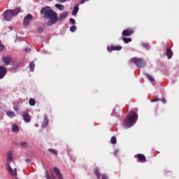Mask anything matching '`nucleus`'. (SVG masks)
<instances>
[{
    "label": "nucleus",
    "mask_w": 179,
    "mask_h": 179,
    "mask_svg": "<svg viewBox=\"0 0 179 179\" xmlns=\"http://www.w3.org/2000/svg\"><path fill=\"white\" fill-rule=\"evenodd\" d=\"M70 22L71 24H76V21H75V19L73 18H70Z\"/></svg>",
    "instance_id": "nucleus-30"
},
{
    "label": "nucleus",
    "mask_w": 179,
    "mask_h": 179,
    "mask_svg": "<svg viewBox=\"0 0 179 179\" xmlns=\"http://www.w3.org/2000/svg\"><path fill=\"white\" fill-rule=\"evenodd\" d=\"M138 121V115L134 110H131L127 115V118L123 121L122 125L124 128H131Z\"/></svg>",
    "instance_id": "nucleus-2"
},
{
    "label": "nucleus",
    "mask_w": 179,
    "mask_h": 179,
    "mask_svg": "<svg viewBox=\"0 0 179 179\" xmlns=\"http://www.w3.org/2000/svg\"><path fill=\"white\" fill-rule=\"evenodd\" d=\"M6 115H8V117H10V118H12L13 117H15V112L8 111V112H6Z\"/></svg>",
    "instance_id": "nucleus-25"
},
{
    "label": "nucleus",
    "mask_w": 179,
    "mask_h": 179,
    "mask_svg": "<svg viewBox=\"0 0 179 179\" xmlns=\"http://www.w3.org/2000/svg\"><path fill=\"white\" fill-rule=\"evenodd\" d=\"M146 77L150 80V82H155V78L149 74H146Z\"/></svg>",
    "instance_id": "nucleus-28"
},
{
    "label": "nucleus",
    "mask_w": 179,
    "mask_h": 179,
    "mask_svg": "<svg viewBox=\"0 0 179 179\" xmlns=\"http://www.w3.org/2000/svg\"><path fill=\"white\" fill-rule=\"evenodd\" d=\"M49 1H52V0H49Z\"/></svg>",
    "instance_id": "nucleus-46"
},
{
    "label": "nucleus",
    "mask_w": 179,
    "mask_h": 179,
    "mask_svg": "<svg viewBox=\"0 0 179 179\" xmlns=\"http://www.w3.org/2000/svg\"><path fill=\"white\" fill-rule=\"evenodd\" d=\"M54 171H55V174L57 176L59 179H64V177L62 176V174L61 173V171H59V169L55 167Z\"/></svg>",
    "instance_id": "nucleus-11"
},
{
    "label": "nucleus",
    "mask_w": 179,
    "mask_h": 179,
    "mask_svg": "<svg viewBox=\"0 0 179 179\" xmlns=\"http://www.w3.org/2000/svg\"><path fill=\"white\" fill-rule=\"evenodd\" d=\"M31 20H33V15H31V14H27V16L24 17L23 20L24 26H29Z\"/></svg>",
    "instance_id": "nucleus-8"
},
{
    "label": "nucleus",
    "mask_w": 179,
    "mask_h": 179,
    "mask_svg": "<svg viewBox=\"0 0 179 179\" xmlns=\"http://www.w3.org/2000/svg\"><path fill=\"white\" fill-rule=\"evenodd\" d=\"M101 179H108V178H107V175L103 174L101 176Z\"/></svg>",
    "instance_id": "nucleus-36"
},
{
    "label": "nucleus",
    "mask_w": 179,
    "mask_h": 179,
    "mask_svg": "<svg viewBox=\"0 0 179 179\" xmlns=\"http://www.w3.org/2000/svg\"><path fill=\"white\" fill-rule=\"evenodd\" d=\"M12 131L13 132H17L19 131V127H17V124H13Z\"/></svg>",
    "instance_id": "nucleus-22"
},
{
    "label": "nucleus",
    "mask_w": 179,
    "mask_h": 179,
    "mask_svg": "<svg viewBox=\"0 0 179 179\" xmlns=\"http://www.w3.org/2000/svg\"><path fill=\"white\" fill-rule=\"evenodd\" d=\"M55 7L57 8V9H59V10H64V5H62V4H59V3H56L55 4Z\"/></svg>",
    "instance_id": "nucleus-21"
},
{
    "label": "nucleus",
    "mask_w": 179,
    "mask_h": 179,
    "mask_svg": "<svg viewBox=\"0 0 179 179\" xmlns=\"http://www.w3.org/2000/svg\"><path fill=\"white\" fill-rule=\"evenodd\" d=\"M52 179H55V176H53V177L52 178Z\"/></svg>",
    "instance_id": "nucleus-44"
},
{
    "label": "nucleus",
    "mask_w": 179,
    "mask_h": 179,
    "mask_svg": "<svg viewBox=\"0 0 179 179\" xmlns=\"http://www.w3.org/2000/svg\"><path fill=\"white\" fill-rule=\"evenodd\" d=\"M159 101H162L164 104H166V103H167V101L164 98L160 99Z\"/></svg>",
    "instance_id": "nucleus-33"
},
{
    "label": "nucleus",
    "mask_w": 179,
    "mask_h": 179,
    "mask_svg": "<svg viewBox=\"0 0 179 179\" xmlns=\"http://www.w3.org/2000/svg\"><path fill=\"white\" fill-rule=\"evenodd\" d=\"M115 156H117V151H115Z\"/></svg>",
    "instance_id": "nucleus-43"
},
{
    "label": "nucleus",
    "mask_w": 179,
    "mask_h": 179,
    "mask_svg": "<svg viewBox=\"0 0 179 179\" xmlns=\"http://www.w3.org/2000/svg\"><path fill=\"white\" fill-rule=\"evenodd\" d=\"M48 150V152H50V153L54 155L55 156H57V155H58V151H57V150L50 148Z\"/></svg>",
    "instance_id": "nucleus-20"
},
{
    "label": "nucleus",
    "mask_w": 179,
    "mask_h": 179,
    "mask_svg": "<svg viewBox=\"0 0 179 179\" xmlns=\"http://www.w3.org/2000/svg\"><path fill=\"white\" fill-rule=\"evenodd\" d=\"M59 2L64 3V2H66V0H59Z\"/></svg>",
    "instance_id": "nucleus-41"
},
{
    "label": "nucleus",
    "mask_w": 179,
    "mask_h": 179,
    "mask_svg": "<svg viewBox=\"0 0 179 179\" xmlns=\"http://www.w3.org/2000/svg\"><path fill=\"white\" fill-rule=\"evenodd\" d=\"M44 31V29L39 27L38 29V33H43Z\"/></svg>",
    "instance_id": "nucleus-32"
},
{
    "label": "nucleus",
    "mask_w": 179,
    "mask_h": 179,
    "mask_svg": "<svg viewBox=\"0 0 179 179\" xmlns=\"http://www.w3.org/2000/svg\"><path fill=\"white\" fill-rule=\"evenodd\" d=\"M48 125V118L47 117V115H44L43 121L42 122V127L43 128H45Z\"/></svg>",
    "instance_id": "nucleus-16"
},
{
    "label": "nucleus",
    "mask_w": 179,
    "mask_h": 179,
    "mask_svg": "<svg viewBox=\"0 0 179 179\" xmlns=\"http://www.w3.org/2000/svg\"><path fill=\"white\" fill-rule=\"evenodd\" d=\"M6 68L3 66H0V80L3 79L6 76Z\"/></svg>",
    "instance_id": "nucleus-9"
},
{
    "label": "nucleus",
    "mask_w": 179,
    "mask_h": 179,
    "mask_svg": "<svg viewBox=\"0 0 179 179\" xmlns=\"http://www.w3.org/2000/svg\"><path fill=\"white\" fill-rule=\"evenodd\" d=\"M3 50H5V45H0V52H2V51H3Z\"/></svg>",
    "instance_id": "nucleus-31"
},
{
    "label": "nucleus",
    "mask_w": 179,
    "mask_h": 179,
    "mask_svg": "<svg viewBox=\"0 0 179 179\" xmlns=\"http://www.w3.org/2000/svg\"><path fill=\"white\" fill-rule=\"evenodd\" d=\"M36 67V64H34V62H31L29 64V69L31 72H34V68Z\"/></svg>",
    "instance_id": "nucleus-19"
},
{
    "label": "nucleus",
    "mask_w": 179,
    "mask_h": 179,
    "mask_svg": "<svg viewBox=\"0 0 179 179\" xmlns=\"http://www.w3.org/2000/svg\"><path fill=\"white\" fill-rule=\"evenodd\" d=\"M122 40L125 44H128V43H131L132 41V38H122Z\"/></svg>",
    "instance_id": "nucleus-24"
},
{
    "label": "nucleus",
    "mask_w": 179,
    "mask_h": 179,
    "mask_svg": "<svg viewBox=\"0 0 179 179\" xmlns=\"http://www.w3.org/2000/svg\"><path fill=\"white\" fill-rule=\"evenodd\" d=\"M45 177L47 179H50L51 178L50 177V174L48 173V172H45Z\"/></svg>",
    "instance_id": "nucleus-34"
},
{
    "label": "nucleus",
    "mask_w": 179,
    "mask_h": 179,
    "mask_svg": "<svg viewBox=\"0 0 179 179\" xmlns=\"http://www.w3.org/2000/svg\"><path fill=\"white\" fill-rule=\"evenodd\" d=\"M138 162H141V163H145L146 161V157L143 155V154H138L136 155Z\"/></svg>",
    "instance_id": "nucleus-12"
},
{
    "label": "nucleus",
    "mask_w": 179,
    "mask_h": 179,
    "mask_svg": "<svg viewBox=\"0 0 179 179\" xmlns=\"http://www.w3.org/2000/svg\"><path fill=\"white\" fill-rule=\"evenodd\" d=\"M87 1H89V0H81L80 2V4L83 5V3H85V2H87Z\"/></svg>",
    "instance_id": "nucleus-37"
},
{
    "label": "nucleus",
    "mask_w": 179,
    "mask_h": 179,
    "mask_svg": "<svg viewBox=\"0 0 179 179\" xmlns=\"http://www.w3.org/2000/svg\"><path fill=\"white\" fill-rule=\"evenodd\" d=\"M120 50H122L121 45H110L107 48L108 52H111L112 51H120Z\"/></svg>",
    "instance_id": "nucleus-5"
},
{
    "label": "nucleus",
    "mask_w": 179,
    "mask_h": 179,
    "mask_svg": "<svg viewBox=\"0 0 179 179\" xmlns=\"http://www.w3.org/2000/svg\"><path fill=\"white\" fill-rule=\"evenodd\" d=\"M20 145L22 148H29V144L27 143V142H25V141H22L20 143Z\"/></svg>",
    "instance_id": "nucleus-27"
},
{
    "label": "nucleus",
    "mask_w": 179,
    "mask_h": 179,
    "mask_svg": "<svg viewBox=\"0 0 179 179\" xmlns=\"http://www.w3.org/2000/svg\"><path fill=\"white\" fill-rule=\"evenodd\" d=\"M25 52H30V48H27L24 49Z\"/></svg>",
    "instance_id": "nucleus-38"
},
{
    "label": "nucleus",
    "mask_w": 179,
    "mask_h": 179,
    "mask_svg": "<svg viewBox=\"0 0 179 179\" xmlns=\"http://www.w3.org/2000/svg\"><path fill=\"white\" fill-rule=\"evenodd\" d=\"M48 8H50V6H45L41 10V15L44 14V17L45 19H50V20L46 22V26L57 24V22H62L68 17V11H64L59 14L58 17V13L52 10L48 9Z\"/></svg>",
    "instance_id": "nucleus-1"
},
{
    "label": "nucleus",
    "mask_w": 179,
    "mask_h": 179,
    "mask_svg": "<svg viewBox=\"0 0 179 179\" xmlns=\"http://www.w3.org/2000/svg\"><path fill=\"white\" fill-rule=\"evenodd\" d=\"M94 172L95 173L96 178L98 179L101 178V173H100V171H99V168H95L94 169Z\"/></svg>",
    "instance_id": "nucleus-18"
},
{
    "label": "nucleus",
    "mask_w": 179,
    "mask_h": 179,
    "mask_svg": "<svg viewBox=\"0 0 179 179\" xmlns=\"http://www.w3.org/2000/svg\"><path fill=\"white\" fill-rule=\"evenodd\" d=\"M7 170L9 174H10V176H13V177H16L17 176V169H13L9 164H7Z\"/></svg>",
    "instance_id": "nucleus-7"
},
{
    "label": "nucleus",
    "mask_w": 179,
    "mask_h": 179,
    "mask_svg": "<svg viewBox=\"0 0 179 179\" xmlns=\"http://www.w3.org/2000/svg\"><path fill=\"white\" fill-rule=\"evenodd\" d=\"M133 33H134V29L127 28L122 31V35L124 37H129L130 36H132Z\"/></svg>",
    "instance_id": "nucleus-6"
},
{
    "label": "nucleus",
    "mask_w": 179,
    "mask_h": 179,
    "mask_svg": "<svg viewBox=\"0 0 179 179\" xmlns=\"http://www.w3.org/2000/svg\"><path fill=\"white\" fill-rule=\"evenodd\" d=\"M76 30H77L76 26H72L70 27V31H71V33H75Z\"/></svg>",
    "instance_id": "nucleus-29"
},
{
    "label": "nucleus",
    "mask_w": 179,
    "mask_h": 179,
    "mask_svg": "<svg viewBox=\"0 0 179 179\" xmlns=\"http://www.w3.org/2000/svg\"><path fill=\"white\" fill-rule=\"evenodd\" d=\"M29 106H36V100L33 98H30L29 100Z\"/></svg>",
    "instance_id": "nucleus-23"
},
{
    "label": "nucleus",
    "mask_w": 179,
    "mask_h": 179,
    "mask_svg": "<svg viewBox=\"0 0 179 179\" xmlns=\"http://www.w3.org/2000/svg\"><path fill=\"white\" fill-rule=\"evenodd\" d=\"M1 45V40H0V45Z\"/></svg>",
    "instance_id": "nucleus-45"
},
{
    "label": "nucleus",
    "mask_w": 179,
    "mask_h": 179,
    "mask_svg": "<svg viewBox=\"0 0 179 179\" xmlns=\"http://www.w3.org/2000/svg\"><path fill=\"white\" fill-rule=\"evenodd\" d=\"M173 50H171V49L170 48H167L166 49V57L168 58V59H171V58H173Z\"/></svg>",
    "instance_id": "nucleus-14"
},
{
    "label": "nucleus",
    "mask_w": 179,
    "mask_h": 179,
    "mask_svg": "<svg viewBox=\"0 0 179 179\" xmlns=\"http://www.w3.org/2000/svg\"><path fill=\"white\" fill-rule=\"evenodd\" d=\"M13 109L15 110V111H19V108L17 106H14Z\"/></svg>",
    "instance_id": "nucleus-39"
},
{
    "label": "nucleus",
    "mask_w": 179,
    "mask_h": 179,
    "mask_svg": "<svg viewBox=\"0 0 179 179\" xmlns=\"http://www.w3.org/2000/svg\"><path fill=\"white\" fill-rule=\"evenodd\" d=\"M23 119H24V121H25V122H30L31 120V118L30 117V115H29V113L27 112H25L23 114Z\"/></svg>",
    "instance_id": "nucleus-13"
},
{
    "label": "nucleus",
    "mask_w": 179,
    "mask_h": 179,
    "mask_svg": "<svg viewBox=\"0 0 179 179\" xmlns=\"http://www.w3.org/2000/svg\"><path fill=\"white\" fill-rule=\"evenodd\" d=\"M148 46H149V45H148V43H143V47L147 48V47H148Z\"/></svg>",
    "instance_id": "nucleus-40"
},
{
    "label": "nucleus",
    "mask_w": 179,
    "mask_h": 179,
    "mask_svg": "<svg viewBox=\"0 0 179 179\" xmlns=\"http://www.w3.org/2000/svg\"><path fill=\"white\" fill-rule=\"evenodd\" d=\"M21 10L22 9L20 8V7H18L14 10H7L4 11L3 13L4 20L10 22V20H12V17H13V16H17V15H19Z\"/></svg>",
    "instance_id": "nucleus-3"
},
{
    "label": "nucleus",
    "mask_w": 179,
    "mask_h": 179,
    "mask_svg": "<svg viewBox=\"0 0 179 179\" xmlns=\"http://www.w3.org/2000/svg\"><path fill=\"white\" fill-rule=\"evenodd\" d=\"M110 143L112 145H115V143H117V138L115 136H113L110 139Z\"/></svg>",
    "instance_id": "nucleus-26"
},
{
    "label": "nucleus",
    "mask_w": 179,
    "mask_h": 179,
    "mask_svg": "<svg viewBox=\"0 0 179 179\" xmlns=\"http://www.w3.org/2000/svg\"><path fill=\"white\" fill-rule=\"evenodd\" d=\"M78 12H79V4L75 6L72 11L73 16H76V15H78Z\"/></svg>",
    "instance_id": "nucleus-17"
},
{
    "label": "nucleus",
    "mask_w": 179,
    "mask_h": 179,
    "mask_svg": "<svg viewBox=\"0 0 179 179\" xmlns=\"http://www.w3.org/2000/svg\"><path fill=\"white\" fill-rule=\"evenodd\" d=\"M1 61L5 64V65H9L12 62V57L10 56H4L2 57Z\"/></svg>",
    "instance_id": "nucleus-10"
},
{
    "label": "nucleus",
    "mask_w": 179,
    "mask_h": 179,
    "mask_svg": "<svg viewBox=\"0 0 179 179\" xmlns=\"http://www.w3.org/2000/svg\"><path fill=\"white\" fill-rule=\"evenodd\" d=\"M26 162H27V163L29 164L30 162H31V161H30V159H26Z\"/></svg>",
    "instance_id": "nucleus-42"
},
{
    "label": "nucleus",
    "mask_w": 179,
    "mask_h": 179,
    "mask_svg": "<svg viewBox=\"0 0 179 179\" xmlns=\"http://www.w3.org/2000/svg\"><path fill=\"white\" fill-rule=\"evenodd\" d=\"M131 61L138 68H143V66L146 65V62H145V60H143V59H141V58L134 57L131 59Z\"/></svg>",
    "instance_id": "nucleus-4"
},
{
    "label": "nucleus",
    "mask_w": 179,
    "mask_h": 179,
    "mask_svg": "<svg viewBox=\"0 0 179 179\" xmlns=\"http://www.w3.org/2000/svg\"><path fill=\"white\" fill-rule=\"evenodd\" d=\"M152 103H155V101H160V99H153L152 101Z\"/></svg>",
    "instance_id": "nucleus-35"
},
{
    "label": "nucleus",
    "mask_w": 179,
    "mask_h": 179,
    "mask_svg": "<svg viewBox=\"0 0 179 179\" xmlns=\"http://www.w3.org/2000/svg\"><path fill=\"white\" fill-rule=\"evenodd\" d=\"M7 161L13 162V153L12 151H8L7 154Z\"/></svg>",
    "instance_id": "nucleus-15"
}]
</instances>
